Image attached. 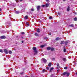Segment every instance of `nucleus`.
<instances>
[{
	"label": "nucleus",
	"instance_id": "nucleus-1",
	"mask_svg": "<svg viewBox=\"0 0 77 77\" xmlns=\"http://www.w3.org/2000/svg\"><path fill=\"white\" fill-rule=\"evenodd\" d=\"M32 49L33 50H34V52L35 53L34 54H36V53H37V50H36V48L34 47Z\"/></svg>",
	"mask_w": 77,
	"mask_h": 77
},
{
	"label": "nucleus",
	"instance_id": "nucleus-2",
	"mask_svg": "<svg viewBox=\"0 0 77 77\" xmlns=\"http://www.w3.org/2000/svg\"><path fill=\"white\" fill-rule=\"evenodd\" d=\"M1 38V39H5L6 38V37L5 36H1L0 37Z\"/></svg>",
	"mask_w": 77,
	"mask_h": 77
},
{
	"label": "nucleus",
	"instance_id": "nucleus-3",
	"mask_svg": "<svg viewBox=\"0 0 77 77\" xmlns=\"http://www.w3.org/2000/svg\"><path fill=\"white\" fill-rule=\"evenodd\" d=\"M42 59L43 60V62H44V63H46V62H47V60H46V59L44 58H43Z\"/></svg>",
	"mask_w": 77,
	"mask_h": 77
},
{
	"label": "nucleus",
	"instance_id": "nucleus-4",
	"mask_svg": "<svg viewBox=\"0 0 77 77\" xmlns=\"http://www.w3.org/2000/svg\"><path fill=\"white\" fill-rule=\"evenodd\" d=\"M4 52L5 54H8V50L6 49H4Z\"/></svg>",
	"mask_w": 77,
	"mask_h": 77
},
{
	"label": "nucleus",
	"instance_id": "nucleus-5",
	"mask_svg": "<svg viewBox=\"0 0 77 77\" xmlns=\"http://www.w3.org/2000/svg\"><path fill=\"white\" fill-rule=\"evenodd\" d=\"M40 9V6L38 5L37 7V11H39Z\"/></svg>",
	"mask_w": 77,
	"mask_h": 77
},
{
	"label": "nucleus",
	"instance_id": "nucleus-6",
	"mask_svg": "<svg viewBox=\"0 0 77 77\" xmlns=\"http://www.w3.org/2000/svg\"><path fill=\"white\" fill-rule=\"evenodd\" d=\"M54 69V68L53 67H51V69L50 70V72H51L52 71H53Z\"/></svg>",
	"mask_w": 77,
	"mask_h": 77
},
{
	"label": "nucleus",
	"instance_id": "nucleus-7",
	"mask_svg": "<svg viewBox=\"0 0 77 77\" xmlns=\"http://www.w3.org/2000/svg\"><path fill=\"white\" fill-rule=\"evenodd\" d=\"M37 32L38 33H40V29H39V28H38L37 29Z\"/></svg>",
	"mask_w": 77,
	"mask_h": 77
},
{
	"label": "nucleus",
	"instance_id": "nucleus-8",
	"mask_svg": "<svg viewBox=\"0 0 77 77\" xmlns=\"http://www.w3.org/2000/svg\"><path fill=\"white\" fill-rule=\"evenodd\" d=\"M69 26H70V27H74V24H70V25H69Z\"/></svg>",
	"mask_w": 77,
	"mask_h": 77
},
{
	"label": "nucleus",
	"instance_id": "nucleus-9",
	"mask_svg": "<svg viewBox=\"0 0 77 77\" xmlns=\"http://www.w3.org/2000/svg\"><path fill=\"white\" fill-rule=\"evenodd\" d=\"M62 59L64 62H66V58H63Z\"/></svg>",
	"mask_w": 77,
	"mask_h": 77
},
{
	"label": "nucleus",
	"instance_id": "nucleus-10",
	"mask_svg": "<svg viewBox=\"0 0 77 77\" xmlns=\"http://www.w3.org/2000/svg\"><path fill=\"white\" fill-rule=\"evenodd\" d=\"M49 5H50L49 4L47 3L45 5V6H46V7H48Z\"/></svg>",
	"mask_w": 77,
	"mask_h": 77
},
{
	"label": "nucleus",
	"instance_id": "nucleus-11",
	"mask_svg": "<svg viewBox=\"0 0 77 77\" xmlns=\"http://www.w3.org/2000/svg\"><path fill=\"white\" fill-rule=\"evenodd\" d=\"M28 18V16L26 15L24 17V19H25V20H27V19Z\"/></svg>",
	"mask_w": 77,
	"mask_h": 77
},
{
	"label": "nucleus",
	"instance_id": "nucleus-12",
	"mask_svg": "<svg viewBox=\"0 0 77 77\" xmlns=\"http://www.w3.org/2000/svg\"><path fill=\"white\" fill-rule=\"evenodd\" d=\"M47 50H51V47H47Z\"/></svg>",
	"mask_w": 77,
	"mask_h": 77
},
{
	"label": "nucleus",
	"instance_id": "nucleus-13",
	"mask_svg": "<svg viewBox=\"0 0 77 77\" xmlns=\"http://www.w3.org/2000/svg\"><path fill=\"white\" fill-rule=\"evenodd\" d=\"M35 36H39V35L37 33H35Z\"/></svg>",
	"mask_w": 77,
	"mask_h": 77
},
{
	"label": "nucleus",
	"instance_id": "nucleus-14",
	"mask_svg": "<svg viewBox=\"0 0 77 77\" xmlns=\"http://www.w3.org/2000/svg\"><path fill=\"white\" fill-rule=\"evenodd\" d=\"M64 43H65L66 45H67L68 44V41H66Z\"/></svg>",
	"mask_w": 77,
	"mask_h": 77
},
{
	"label": "nucleus",
	"instance_id": "nucleus-15",
	"mask_svg": "<svg viewBox=\"0 0 77 77\" xmlns=\"http://www.w3.org/2000/svg\"><path fill=\"white\" fill-rule=\"evenodd\" d=\"M64 43H65V42H64V41H62L60 43V44H64Z\"/></svg>",
	"mask_w": 77,
	"mask_h": 77
},
{
	"label": "nucleus",
	"instance_id": "nucleus-16",
	"mask_svg": "<svg viewBox=\"0 0 77 77\" xmlns=\"http://www.w3.org/2000/svg\"><path fill=\"white\" fill-rule=\"evenodd\" d=\"M69 11V6H68L67 9V11Z\"/></svg>",
	"mask_w": 77,
	"mask_h": 77
},
{
	"label": "nucleus",
	"instance_id": "nucleus-17",
	"mask_svg": "<svg viewBox=\"0 0 77 77\" xmlns=\"http://www.w3.org/2000/svg\"><path fill=\"white\" fill-rule=\"evenodd\" d=\"M48 66H51V63H50L48 64Z\"/></svg>",
	"mask_w": 77,
	"mask_h": 77
},
{
	"label": "nucleus",
	"instance_id": "nucleus-18",
	"mask_svg": "<svg viewBox=\"0 0 77 77\" xmlns=\"http://www.w3.org/2000/svg\"><path fill=\"white\" fill-rule=\"evenodd\" d=\"M66 74L67 75V76H69V73L68 72H67Z\"/></svg>",
	"mask_w": 77,
	"mask_h": 77
},
{
	"label": "nucleus",
	"instance_id": "nucleus-19",
	"mask_svg": "<svg viewBox=\"0 0 77 77\" xmlns=\"http://www.w3.org/2000/svg\"><path fill=\"white\" fill-rule=\"evenodd\" d=\"M67 72H64L63 73V75H65L66 74Z\"/></svg>",
	"mask_w": 77,
	"mask_h": 77
},
{
	"label": "nucleus",
	"instance_id": "nucleus-20",
	"mask_svg": "<svg viewBox=\"0 0 77 77\" xmlns=\"http://www.w3.org/2000/svg\"><path fill=\"white\" fill-rule=\"evenodd\" d=\"M9 54H12V52L11 51H9Z\"/></svg>",
	"mask_w": 77,
	"mask_h": 77
},
{
	"label": "nucleus",
	"instance_id": "nucleus-21",
	"mask_svg": "<svg viewBox=\"0 0 77 77\" xmlns=\"http://www.w3.org/2000/svg\"><path fill=\"white\" fill-rule=\"evenodd\" d=\"M45 45H42L40 46V47H41V48H43V47H45Z\"/></svg>",
	"mask_w": 77,
	"mask_h": 77
},
{
	"label": "nucleus",
	"instance_id": "nucleus-22",
	"mask_svg": "<svg viewBox=\"0 0 77 77\" xmlns=\"http://www.w3.org/2000/svg\"><path fill=\"white\" fill-rule=\"evenodd\" d=\"M59 39H60V38H56V41H58V40H59Z\"/></svg>",
	"mask_w": 77,
	"mask_h": 77
},
{
	"label": "nucleus",
	"instance_id": "nucleus-23",
	"mask_svg": "<svg viewBox=\"0 0 77 77\" xmlns=\"http://www.w3.org/2000/svg\"><path fill=\"white\" fill-rule=\"evenodd\" d=\"M51 51H53V50H54V48H51Z\"/></svg>",
	"mask_w": 77,
	"mask_h": 77
},
{
	"label": "nucleus",
	"instance_id": "nucleus-24",
	"mask_svg": "<svg viewBox=\"0 0 77 77\" xmlns=\"http://www.w3.org/2000/svg\"><path fill=\"white\" fill-rule=\"evenodd\" d=\"M74 20V21H77V18L76 17H75Z\"/></svg>",
	"mask_w": 77,
	"mask_h": 77
},
{
	"label": "nucleus",
	"instance_id": "nucleus-25",
	"mask_svg": "<svg viewBox=\"0 0 77 77\" xmlns=\"http://www.w3.org/2000/svg\"><path fill=\"white\" fill-rule=\"evenodd\" d=\"M63 51L65 53V52H66V49L64 48V50H63Z\"/></svg>",
	"mask_w": 77,
	"mask_h": 77
},
{
	"label": "nucleus",
	"instance_id": "nucleus-26",
	"mask_svg": "<svg viewBox=\"0 0 77 77\" xmlns=\"http://www.w3.org/2000/svg\"><path fill=\"white\" fill-rule=\"evenodd\" d=\"M64 69H68V68L66 67H64Z\"/></svg>",
	"mask_w": 77,
	"mask_h": 77
},
{
	"label": "nucleus",
	"instance_id": "nucleus-27",
	"mask_svg": "<svg viewBox=\"0 0 77 77\" xmlns=\"http://www.w3.org/2000/svg\"><path fill=\"white\" fill-rule=\"evenodd\" d=\"M15 12L16 13V14H19V12L18 11H16Z\"/></svg>",
	"mask_w": 77,
	"mask_h": 77
},
{
	"label": "nucleus",
	"instance_id": "nucleus-28",
	"mask_svg": "<svg viewBox=\"0 0 77 77\" xmlns=\"http://www.w3.org/2000/svg\"><path fill=\"white\" fill-rule=\"evenodd\" d=\"M57 66H58V67H59V63H57Z\"/></svg>",
	"mask_w": 77,
	"mask_h": 77
},
{
	"label": "nucleus",
	"instance_id": "nucleus-29",
	"mask_svg": "<svg viewBox=\"0 0 77 77\" xmlns=\"http://www.w3.org/2000/svg\"><path fill=\"white\" fill-rule=\"evenodd\" d=\"M0 52H1V53H3V51L2 49H0Z\"/></svg>",
	"mask_w": 77,
	"mask_h": 77
},
{
	"label": "nucleus",
	"instance_id": "nucleus-30",
	"mask_svg": "<svg viewBox=\"0 0 77 77\" xmlns=\"http://www.w3.org/2000/svg\"><path fill=\"white\" fill-rule=\"evenodd\" d=\"M49 18L50 20H51V19L52 18V17H49Z\"/></svg>",
	"mask_w": 77,
	"mask_h": 77
},
{
	"label": "nucleus",
	"instance_id": "nucleus-31",
	"mask_svg": "<svg viewBox=\"0 0 77 77\" xmlns=\"http://www.w3.org/2000/svg\"><path fill=\"white\" fill-rule=\"evenodd\" d=\"M31 11H34V9L33 8H32L31 10Z\"/></svg>",
	"mask_w": 77,
	"mask_h": 77
},
{
	"label": "nucleus",
	"instance_id": "nucleus-32",
	"mask_svg": "<svg viewBox=\"0 0 77 77\" xmlns=\"http://www.w3.org/2000/svg\"><path fill=\"white\" fill-rule=\"evenodd\" d=\"M15 1L17 3H18V2H19L18 0H15Z\"/></svg>",
	"mask_w": 77,
	"mask_h": 77
},
{
	"label": "nucleus",
	"instance_id": "nucleus-33",
	"mask_svg": "<svg viewBox=\"0 0 77 77\" xmlns=\"http://www.w3.org/2000/svg\"><path fill=\"white\" fill-rule=\"evenodd\" d=\"M42 71L43 72H45V70L44 69Z\"/></svg>",
	"mask_w": 77,
	"mask_h": 77
},
{
	"label": "nucleus",
	"instance_id": "nucleus-34",
	"mask_svg": "<svg viewBox=\"0 0 77 77\" xmlns=\"http://www.w3.org/2000/svg\"><path fill=\"white\" fill-rule=\"evenodd\" d=\"M24 74V72H22L21 73H20V74H21L22 75H23Z\"/></svg>",
	"mask_w": 77,
	"mask_h": 77
},
{
	"label": "nucleus",
	"instance_id": "nucleus-35",
	"mask_svg": "<svg viewBox=\"0 0 77 77\" xmlns=\"http://www.w3.org/2000/svg\"><path fill=\"white\" fill-rule=\"evenodd\" d=\"M49 1H50V0H46V1L47 2H49Z\"/></svg>",
	"mask_w": 77,
	"mask_h": 77
},
{
	"label": "nucleus",
	"instance_id": "nucleus-36",
	"mask_svg": "<svg viewBox=\"0 0 77 77\" xmlns=\"http://www.w3.org/2000/svg\"><path fill=\"white\" fill-rule=\"evenodd\" d=\"M47 69H49V67H48L46 68Z\"/></svg>",
	"mask_w": 77,
	"mask_h": 77
},
{
	"label": "nucleus",
	"instance_id": "nucleus-37",
	"mask_svg": "<svg viewBox=\"0 0 77 77\" xmlns=\"http://www.w3.org/2000/svg\"><path fill=\"white\" fill-rule=\"evenodd\" d=\"M21 34H22L23 35H24V32H21Z\"/></svg>",
	"mask_w": 77,
	"mask_h": 77
},
{
	"label": "nucleus",
	"instance_id": "nucleus-38",
	"mask_svg": "<svg viewBox=\"0 0 77 77\" xmlns=\"http://www.w3.org/2000/svg\"><path fill=\"white\" fill-rule=\"evenodd\" d=\"M45 5H42V7H43V8H44V7H45Z\"/></svg>",
	"mask_w": 77,
	"mask_h": 77
},
{
	"label": "nucleus",
	"instance_id": "nucleus-39",
	"mask_svg": "<svg viewBox=\"0 0 77 77\" xmlns=\"http://www.w3.org/2000/svg\"><path fill=\"white\" fill-rule=\"evenodd\" d=\"M53 60H55V59H54V58H53Z\"/></svg>",
	"mask_w": 77,
	"mask_h": 77
},
{
	"label": "nucleus",
	"instance_id": "nucleus-40",
	"mask_svg": "<svg viewBox=\"0 0 77 77\" xmlns=\"http://www.w3.org/2000/svg\"><path fill=\"white\" fill-rule=\"evenodd\" d=\"M57 69H59L58 67H57Z\"/></svg>",
	"mask_w": 77,
	"mask_h": 77
},
{
	"label": "nucleus",
	"instance_id": "nucleus-41",
	"mask_svg": "<svg viewBox=\"0 0 77 77\" xmlns=\"http://www.w3.org/2000/svg\"><path fill=\"white\" fill-rule=\"evenodd\" d=\"M51 35V33H49V35Z\"/></svg>",
	"mask_w": 77,
	"mask_h": 77
},
{
	"label": "nucleus",
	"instance_id": "nucleus-42",
	"mask_svg": "<svg viewBox=\"0 0 77 77\" xmlns=\"http://www.w3.org/2000/svg\"><path fill=\"white\" fill-rule=\"evenodd\" d=\"M63 2H65V1H66V0H63Z\"/></svg>",
	"mask_w": 77,
	"mask_h": 77
},
{
	"label": "nucleus",
	"instance_id": "nucleus-43",
	"mask_svg": "<svg viewBox=\"0 0 77 77\" xmlns=\"http://www.w3.org/2000/svg\"><path fill=\"white\" fill-rule=\"evenodd\" d=\"M27 24H28V26H29V24L28 23H27Z\"/></svg>",
	"mask_w": 77,
	"mask_h": 77
},
{
	"label": "nucleus",
	"instance_id": "nucleus-44",
	"mask_svg": "<svg viewBox=\"0 0 77 77\" xmlns=\"http://www.w3.org/2000/svg\"><path fill=\"white\" fill-rule=\"evenodd\" d=\"M22 43H23V42H23V41H22Z\"/></svg>",
	"mask_w": 77,
	"mask_h": 77
},
{
	"label": "nucleus",
	"instance_id": "nucleus-45",
	"mask_svg": "<svg viewBox=\"0 0 77 77\" xmlns=\"http://www.w3.org/2000/svg\"><path fill=\"white\" fill-rule=\"evenodd\" d=\"M2 11V10L1 9V8H0V11Z\"/></svg>",
	"mask_w": 77,
	"mask_h": 77
},
{
	"label": "nucleus",
	"instance_id": "nucleus-46",
	"mask_svg": "<svg viewBox=\"0 0 77 77\" xmlns=\"http://www.w3.org/2000/svg\"><path fill=\"white\" fill-rule=\"evenodd\" d=\"M23 0H20V1H22Z\"/></svg>",
	"mask_w": 77,
	"mask_h": 77
}]
</instances>
